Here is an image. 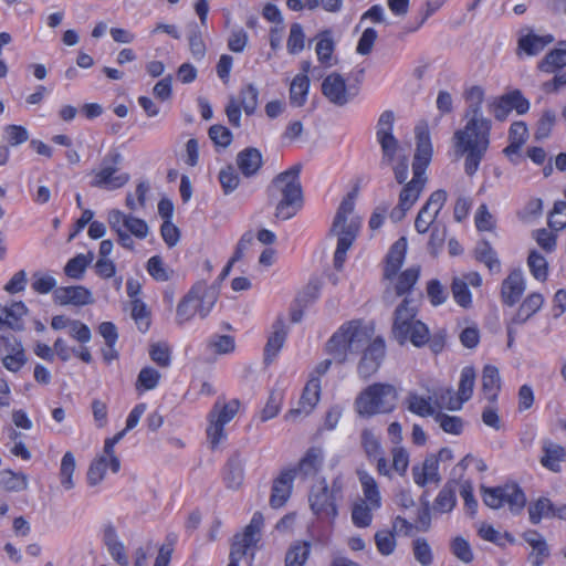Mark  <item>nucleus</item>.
Segmentation results:
<instances>
[{
    "label": "nucleus",
    "mask_w": 566,
    "mask_h": 566,
    "mask_svg": "<svg viewBox=\"0 0 566 566\" xmlns=\"http://www.w3.org/2000/svg\"><path fill=\"white\" fill-rule=\"evenodd\" d=\"M457 503L455 491L449 484L444 485L434 500L433 510L440 513L452 511Z\"/></svg>",
    "instance_id": "obj_57"
},
{
    "label": "nucleus",
    "mask_w": 566,
    "mask_h": 566,
    "mask_svg": "<svg viewBox=\"0 0 566 566\" xmlns=\"http://www.w3.org/2000/svg\"><path fill=\"white\" fill-rule=\"evenodd\" d=\"M434 421L439 423L440 428L451 434H460L463 430V421L458 416H449L444 412L438 411L433 417Z\"/></svg>",
    "instance_id": "obj_61"
},
{
    "label": "nucleus",
    "mask_w": 566,
    "mask_h": 566,
    "mask_svg": "<svg viewBox=\"0 0 566 566\" xmlns=\"http://www.w3.org/2000/svg\"><path fill=\"white\" fill-rule=\"evenodd\" d=\"M120 469V461L115 453H106L103 450L101 455H97L90 464L87 471V482L90 485L99 484L106 476L108 470L117 473Z\"/></svg>",
    "instance_id": "obj_18"
},
{
    "label": "nucleus",
    "mask_w": 566,
    "mask_h": 566,
    "mask_svg": "<svg viewBox=\"0 0 566 566\" xmlns=\"http://www.w3.org/2000/svg\"><path fill=\"white\" fill-rule=\"evenodd\" d=\"M240 406L241 403L238 399H218L208 416L209 418L216 419L217 422L227 426L238 415Z\"/></svg>",
    "instance_id": "obj_25"
},
{
    "label": "nucleus",
    "mask_w": 566,
    "mask_h": 566,
    "mask_svg": "<svg viewBox=\"0 0 566 566\" xmlns=\"http://www.w3.org/2000/svg\"><path fill=\"white\" fill-rule=\"evenodd\" d=\"M244 480L243 461L239 455L229 459L223 471V481L228 489L238 490Z\"/></svg>",
    "instance_id": "obj_32"
},
{
    "label": "nucleus",
    "mask_w": 566,
    "mask_h": 566,
    "mask_svg": "<svg viewBox=\"0 0 566 566\" xmlns=\"http://www.w3.org/2000/svg\"><path fill=\"white\" fill-rule=\"evenodd\" d=\"M468 122L462 129L453 135L454 153L465 156L464 171L473 176L484 158L490 146V132L492 123L482 115V104L469 103L465 112Z\"/></svg>",
    "instance_id": "obj_1"
},
{
    "label": "nucleus",
    "mask_w": 566,
    "mask_h": 566,
    "mask_svg": "<svg viewBox=\"0 0 566 566\" xmlns=\"http://www.w3.org/2000/svg\"><path fill=\"white\" fill-rule=\"evenodd\" d=\"M218 180L224 195L232 193L240 184V177L234 167L231 165L220 169Z\"/></svg>",
    "instance_id": "obj_56"
},
{
    "label": "nucleus",
    "mask_w": 566,
    "mask_h": 566,
    "mask_svg": "<svg viewBox=\"0 0 566 566\" xmlns=\"http://www.w3.org/2000/svg\"><path fill=\"white\" fill-rule=\"evenodd\" d=\"M373 334L369 328H367ZM371 339V337L369 338ZM363 357L358 364V374L363 378H368L374 375L385 357L386 346L382 338H375L373 342L368 340L367 344L360 349Z\"/></svg>",
    "instance_id": "obj_12"
},
{
    "label": "nucleus",
    "mask_w": 566,
    "mask_h": 566,
    "mask_svg": "<svg viewBox=\"0 0 566 566\" xmlns=\"http://www.w3.org/2000/svg\"><path fill=\"white\" fill-rule=\"evenodd\" d=\"M263 522V515L260 512H255L244 531L234 536L228 566H239L244 557H249L250 562L254 558V552L260 541Z\"/></svg>",
    "instance_id": "obj_9"
},
{
    "label": "nucleus",
    "mask_w": 566,
    "mask_h": 566,
    "mask_svg": "<svg viewBox=\"0 0 566 566\" xmlns=\"http://www.w3.org/2000/svg\"><path fill=\"white\" fill-rule=\"evenodd\" d=\"M407 251V239L399 238L390 248L386 256L385 277L391 279L401 268Z\"/></svg>",
    "instance_id": "obj_24"
},
{
    "label": "nucleus",
    "mask_w": 566,
    "mask_h": 566,
    "mask_svg": "<svg viewBox=\"0 0 566 566\" xmlns=\"http://www.w3.org/2000/svg\"><path fill=\"white\" fill-rule=\"evenodd\" d=\"M438 469V459L434 455L427 457L421 465L412 467L415 483L419 486H424L430 482L438 483L440 481Z\"/></svg>",
    "instance_id": "obj_22"
},
{
    "label": "nucleus",
    "mask_w": 566,
    "mask_h": 566,
    "mask_svg": "<svg viewBox=\"0 0 566 566\" xmlns=\"http://www.w3.org/2000/svg\"><path fill=\"white\" fill-rule=\"evenodd\" d=\"M334 41L329 36V32L325 31L321 34L318 42L316 43V54L318 57V61L324 64L325 66H332V54L334 52Z\"/></svg>",
    "instance_id": "obj_52"
},
{
    "label": "nucleus",
    "mask_w": 566,
    "mask_h": 566,
    "mask_svg": "<svg viewBox=\"0 0 566 566\" xmlns=\"http://www.w3.org/2000/svg\"><path fill=\"white\" fill-rule=\"evenodd\" d=\"M311 554V542L296 541L285 553V566H304Z\"/></svg>",
    "instance_id": "obj_34"
},
{
    "label": "nucleus",
    "mask_w": 566,
    "mask_h": 566,
    "mask_svg": "<svg viewBox=\"0 0 566 566\" xmlns=\"http://www.w3.org/2000/svg\"><path fill=\"white\" fill-rule=\"evenodd\" d=\"M554 504L548 497H539L528 506V517L533 525L541 523L543 518H553Z\"/></svg>",
    "instance_id": "obj_39"
},
{
    "label": "nucleus",
    "mask_w": 566,
    "mask_h": 566,
    "mask_svg": "<svg viewBox=\"0 0 566 566\" xmlns=\"http://www.w3.org/2000/svg\"><path fill=\"white\" fill-rule=\"evenodd\" d=\"M304 207L301 182H285V220L296 216Z\"/></svg>",
    "instance_id": "obj_27"
},
{
    "label": "nucleus",
    "mask_w": 566,
    "mask_h": 566,
    "mask_svg": "<svg viewBox=\"0 0 566 566\" xmlns=\"http://www.w3.org/2000/svg\"><path fill=\"white\" fill-rule=\"evenodd\" d=\"M357 474L363 486L365 501L371 504V507H380L381 497L375 479L366 471H358Z\"/></svg>",
    "instance_id": "obj_42"
},
{
    "label": "nucleus",
    "mask_w": 566,
    "mask_h": 566,
    "mask_svg": "<svg viewBox=\"0 0 566 566\" xmlns=\"http://www.w3.org/2000/svg\"><path fill=\"white\" fill-rule=\"evenodd\" d=\"M209 348L218 355H227L235 349V340L230 335H211L208 342Z\"/></svg>",
    "instance_id": "obj_58"
},
{
    "label": "nucleus",
    "mask_w": 566,
    "mask_h": 566,
    "mask_svg": "<svg viewBox=\"0 0 566 566\" xmlns=\"http://www.w3.org/2000/svg\"><path fill=\"white\" fill-rule=\"evenodd\" d=\"M93 260V252H88L86 254L80 253L67 261L64 268V272L69 277L80 280L83 277L86 268L92 263Z\"/></svg>",
    "instance_id": "obj_41"
},
{
    "label": "nucleus",
    "mask_w": 566,
    "mask_h": 566,
    "mask_svg": "<svg viewBox=\"0 0 566 566\" xmlns=\"http://www.w3.org/2000/svg\"><path fill=\"white\" fill-rule=\"evenodd\" d=\"M122 155L117 151L108 153L97 168L92 170L91 186L106 191H114L125 187L130 175L120 170Z\"/></svg>",
    "instance_id": "obj_8"
},
{
    "label": "nucleus",
    "mask_w": 566,
    "mask_h": 566,
    "mask_svg": "<svg viewBox=\"0 0 566 566\" xmlns=\"http://www.w3.org/2000/svg\"><path fill=\"white\" fill-rule=\"evenodd\" d=\"M427 178L422 171H420L419 168H416V171H413L412 179L405 185L402 190L399 193V200L401 202V206H408L411 208L416 201L419 199L424 185H426Z\"/></svg>",
    "instance_id": "obj_23"
},
{
    "label": "nucleus",
    "mask_w": 566,
    "mask_h": 566,
    "mask_svg": "<svg viewBox=\"0 0 566 566\" xmlns=\"http://www.w3.org/2000/svg\"><path fill=\"white\" fill-rule=\"evenodd\" d=\"M107 222L112 231H119V227L139 240L148 235L149 228L145 220L126 214L118 209L107 212Z\"/></svg>",
    "instance_id": "obj_14"
},
{
    "label": "nucleus",
    "mask_w": 566,
    "mask_h": 566,
    "mask_svg": "<svg viewBox=\"0 0 566 566\" xmlns=\"http://www.w3.org/2000/svg\"><path fill=\"white\" fill-rule=\"evenodd\" d=\"M258 88L253 84H248L241 88L238 102L247 115H252L258 107Z\"/></svg>",
    "instance_id": "obj_54"
},
{
    "label": "nucleus",
    "mask_w": 566,
    "mask_h": 566,
    "mask_svg": "<svg viewBox=\"0 0 566 566\" xmlns=\"http://www.w3.org/2000/svg\"><path fill=\"white\" fill-rule=\"evenodd\" d=\"M207 421L208 426L206 433L208 442L210 443L211 449H217L228 438L226 426L217 422L216 419L209 418V416H207Z\"/></svg>",
    "instance_id": "obj_53"
},
{
    "label": "nucleus",
    "mask_w": 566,
    "mask_h": 566,
    "mask_svg": "<svg viewBox=\"0 0 566 566\" xmlns=\"http://www.w3.org/2000/svg\"><path fill=\"white\" fill-rule=\"evenodd\" d=\"M377 507H371V504H367L366 501L360 500L359 502L354 504L352 511V520L353 523L357 527H367L370 525L373 520L371 511Z\"/></svg>",
    "instance_id": "obj_55"
},
{
    "label": "nucleus",
    "mask_w": 566,
    "mask_h": 566,
    "mask_svg": "<svg viewBox=\"0 0 566 566\" xmlns=\"http://www.w3.org/2000/svg\"><path fill=\"white\" fill-rule=\"evenodd\" d=\"M344 482L342 476L332 481L331 488L325 478L317 479L308 491L310 509L317 517L334 520L338 512L336 501L342 499Z\"/></svg>",
    "instance_id": "obj_7"
},
{
    "label": "nucleus",
    "mask_w": 566,
    "mask_h": 566,
    "mask_svg": "<svg viewBox=\"0 0 566 566\" xmlns=\"http://www.w3.org/2000/svg\"><path fill=\"white\" fill-rule=\"evenodd\" d=\"M310 88V80L306 74H298L294 77L290 86V102L294 106H302Z\"/></svg>",
    "instance_id": "obj_45"
},
{
    "label": "nucleus",
    "mask_w": 566,
    "mask_h": 566,
    "mask_svg": "<svg viewBox=\"0 0 566 566\" xmlns=\"http://www.w3.org/2000/svg\"><path fill=\"white\" fill-rule=\"evenodd\" d=\"M431 398H424L416 392H409L406 398V405L410 412L420 417H434V407L430 402Z\"/></svg>",
    "instance_id": "obj_43"
},
{
    "label": "nucleus",
    "mask_w": 566,
    "mask_h": 566,
    "mask_svg": "<svg viewBox=\"0 0 566 566\" xmlns=\"http://www.w3.org/2000/svg\"><path fill=\"white\" fill-rule=\"evenodd\" d=\"M219 298V287L201 280L196 282L180 300L176 310L178 324H185L195 316L207 317Z\"/></svg>",
    "instance_id": "obj_5"
},
{
    "label": "nucleus",
    "mask_w": 566,
    "mask_h": 566,
    "mask_svg": "<svg viewBox=\"0 0 566 566\" xmlns=\"http://www.w3.org/2000/svg\"><path fill=\"white\" fill-rule=\"evenodd\" d=\"M475 380V370L473 367H464L461 371L459 382L458 398L461 403L468 401L472 397Z\"/></svg>",
    "instance_id": "obj_51"
},
{
    "label": "nucleus",
    "mask_w": 566,
    "mask_h": 566,
    "mask_svg": "<svg viewBox=\"0 0 566 566\" xmlns=\"http://www.w3.org/2000/svg\"><path fill=\"white\" fill-rule=\"evenodd\" d=\"M412 552L415 559L421 566H430L433 562V553L428 543L423 537H418L412 542Z\"/></svg>",
    "instance_id": "obj_62"
},
{
    "label": "nucleus",
    "mask_w": 566,
    "mask_h": 566,
    "mask_svg": "<svg viewBox=\"0 0 566 566\" xmlns=\"http://www.w3.org/2000/svg\"><path fill=\"white\" fill-rule=\"evenodd\" d=\"M501 389V379L499 369L495 366L486 365L483 368L482 374V390L491 403H494L497 399L499 391Z\"/></svg>",
    "instance_id": "obj_31"
},
{
    "label": "nucleus",
    "mask_w": 566,
    "mask_h": 566,
    "mask_svg": "<svg viewBox=\"0 0 566 566\" xmlns=\"http://www.w3.org/2000/svg\"><path fill=\"white\" fill-rule=\"evenodd\" d=\"M553 41L554 36L551 34L541 36L534 33H530L518 40V49L524 51L527 55H536Z\"/></svg>",
    "instance_id": "obj_36"
},
{
    "label": "nucleus",
    "mask_w": 566,
    "mask_h": 566,
    "mask_svg": "<svg viewBox=\"0 0 566 566\" xmlns=\"http://www.w3.org/2000/svg\"><path fill=\"white\" fill-rule=\"evenodd\" d=\"M451 292L457 304L469 308L472 304V295L463 279L454 277L451 283Z\"/></svg>",
    "instance_id": "obj_59"
},
{
    "label": "nucleus",
    "mask_w": 566,
    "mask_h": 566,
    "mask_svg": "<svg viewBox=\"0 0 566 566\" xmlns=\"http://www.w3.org/2000/svg\"><path fill=\"white\" fill-rule=\"evenodd\" d=\"M146 270L157 282H167L170 280L172 273L159 255H154L147 261Z\"/></svg>",
    "instance_id": "obj_50"
},
{
    "label": "nucleus",
    "mask_w": 566,
    "mask_h": 566,
    "mask_svg": "<svg viewBox=\"0 0 566 566\" xmlns=\"http://www.w3.org/2000/svg\"><path fill=\"white\" fill-rule=\"evenodd\" d=\"M566 66V46L559 45L551 50L538 63L537 67L544 73H555Z\"/></svg>",
    "instance_id": "obj_35"
},
{
    "label": "nucleus",
    "mask_w": 566,
    "mask_h": 566,
    "mask_svg": "<svg viewBox=\"0 0 566 566\" xmlns=\"http://www.w3.org/2000/svg\"><path fill=\"white\" fill-rule=\"evenodd\" d=\"M283 402V389L280 386H276L272 389L269 400L261 411V419L262 421H268L272 418H274L281 408V405Z\"/></svg>",
    "instance_id": "obj_60"
},
{
    "label": "nucleus",
    "mask_w": 566,
    "mask_h": 566,
    "mask_svg": "<svg viewBox=\"0 0 566 566\" xmlns=\"http://www.w3.org/2000/svg\"><path fill=\"white\" fill-rule=\"evenodd\" d=\"M28 476L12 470L0 471V488L9 492H21L28 489Z\"/></svg>",
    "instance_id": "obj_37"
},
{
    "label": "nucleus",
    "mask_w": 566,
    "mask_h": 566,
    "mask_svg": "<svg viewBox=\"0 0 566 566\" xmlns=\"http://www.w3.org/2000/svg\"><path fill=\"white\" fill-rule=\"evenodd\" d=\"M416 139L417 148L412 163V171H416V168H419L420 171L424 174V170L432 157L430 134L426 125L416 127Z\"/></svg>",
    "instance_id": "obj_21"
},
{
    "label": "nucleus",
    "mask_w": 566,
    "mask_h": 566,
    "mask_svg": "<svg viewBox=\"0 0 566 566\" xmlns=\"http://www.w3.org/2000/svg\"><path fill=\"white\" fill-rule=\"evenodd\" d=\"M324 463V451L321 447H311L300 459L296 467L285 470V485L295 478L307 479L314 476Z\"/></svg>",
    "instance_id": "obj_11"
},
{
    "label": "nucleus",
    "mask_w": 566,
    "mask_h": 566,
    "mask_svg": "<svg viewBox=\"0 0 566 566\" xmlns=\"http://www.w3.org/2000/svg\"><path fill=\"white\" fill-rule=\"evenodd\" d=\"M237 165L244 177H252L262 166V155L256 148H245L238 154Z\"/></svg>",
    "instance_id": "obj_28"
},
{
    "label": "nucleus",
    "mask_w": 566,
    "mask_h": 566,
    "mask_svg": "<svg viewBox=\"0 0 566 566\" xmlns=\"http://www.w3.org/2000/svg\"><path fill=\"white\" fill-rule=\"evenodd\" d=\"M161 379V374L151 366H145L140 369L135 381V390L138 396L147 391L155 390Z\"/></svg>",
    "instance_id": "obj_33"
},
{
    "label": "nucleus",
    "mask_w": 566,
    "mask_h": 566,
    "mask_svg": "<svg viewBox=\"0 0 566 566\" xmlns=\"http://www.w3.org/2000/svg\"><path fill=\"white\" fill-rule=\"evenodd\" d=\"M420 275V266H412L400 273L398 276L395 291L398 296H412L411 290L418 282Z\"/></svg>",
    "instance_id": "obj_44"
},
{
    "label": "nucleus",
    "mask_w": 566,
    "mask_h": 566,
    "mask_svg": "<svg viewBox=\"0 0 566 566\" xmlns=\"http://www.w3.org/2000/svg\"><path fill=\"white\" fill-rule=\"evenodd\" d=\"M382 151L380 165L390 166L399 149V142L394 135L381 134L380 139H377Z\"/></svg>",
    "instance_id": "obj_49"
},
{
    "label": "nucleus",
    "mask_w": 566,
    "mask_h": 566,
    "mask_svg": "<svg viewBox=\"0 0 566 566\" xmlns=\"http://www.w3.org/2000/svg\"><path fill=\"white\" fill-rule=\"evenodd\" d=\"M283 346V328L280 321L273 326V333L269 337L264 349V361L266 364L272 363L279 355Z\"/></svg>",
    "instance_id": "obj_47"
},
{
    "label": "nucleus",
    "mask_w": 566,
    "mask_h": 566,
    "mask_svg": "<svg viewBox=\"0 0 566 566\" xmlns=\"http://www.w3.org/2000/svg\"><path fill=\"white\" fill-rule=\"evenodd\" d=\"M419 301L413 296H405L394 312L391 334L400 345L409 340L413 346L422 347L428 340V326L417 319Z\"/></svg>",
    "instance_id": "obj_3"
},
{
    "label": "nucleus",
    "mask_w": 566,
    "mask_h": 566,
    "mask_svg": "<svg viewBox=\"0 0 566 566\" xmlns=\"http://www.w3.org/2000/svg\"><path fill=\"white\" fill-rule=\"evenodd\" d=\"M481 493L484 504L493 510H497L506 503L512 513L518 514L526 504V496L516 484L496 488L482 485Z\"/></svg>",
    "instance_id": "obj_10"
},
{
    "label": "nucleus",
    "mask_w": 566,
    "mask_h": 566,
    "mask_svg": "<svg viewBox=\"0 0 566 566\" xmlns=\"http://www.w3.org/2000/svg\"><path fill=\"white\" fill-rule=\"evenodd\" d=\"M76 463L74 454L71 451L64 453L61 459L60 465V480L61 484L65 490L74 488L73 473L75 471Z\"/></svg>",
    "instance_id": "obj_48"
},
{
    "label": "nucleus",
    "mask_w": 566,
    "mask_h": 566,
    "mask_svg": "<svg viewBox=\"0 0 566 566\" xmlns=\"http://www.w3.org/2000/svg\"><path fill=\"white\" fill-rule=\"evenodd\" d=\"M526 289L523 272L520 269L513 270L506 279L503 280L501 286L502 302L507 306L515 305Z\"/></svg>",
    "instance_id": "obj_19"
},
{
    "label": "nucleus",
    "mask_w": 566,
    "mask_h": 566,
    "mask_svg": "<svg viewBox=\"0 0 566 566\" xmlns=\"http://www.w3.org/2000/svg\"><path fill=\"white\" fill-rule=\"evenodd\" d=\"M474 256L479 262L484 263L490 272L499 273L501 271L500 260L489 241L482 240L478 243L474 249Z\"/></svg>",
    "instance_id": "obj_38"
},
{
    "label": "nucleus",
    "mask_w": 566,
    "mask_h": 566,
    "mask_svg": "<svg viewBox=\"0 0 566 566\" xmlns=\"http://www.w3.org/2000/svg\"><path fill=\"white\" fill-rule=\"evenodd\" d=\"M360 446L368 460L378 457L384 452L380 438L369 428H365L360 432Z\"/></svg>",
    "instance_id": "obj_46"
},
{
    "label": "nucleus",
    "mask_w": 566,
    "mask_h": 566,
    "mask_svg": "<svg viewBox=\"0 0 566 566\" xmlns=\"http://www.w3.org/2000/svg\"><path fill=\"white\" fill-rule=\"evenodd\" d=\"M543 451L544 455L541 459L542 465L553 472H559V462L565 457V449L562 446L549 442L543 446Z\"/></svg>",
    "instance_id": "obj_40"
},
{
    "label": "nucleus",
    "mask_w": 566,
    "mask_h": 566,
    "mask_svg": "<svg viewBox=\"0 0 566 566\" xmlns=\"http://www.w3.org/2000/svg\"><path fill=\"white\" fill-rule=\"evenodd\" d=\"M543 304L544 296L541 293H531L521 303L515 315L512 317L513 324H525L542 308Z\"/></svg>",
    "instance_id": "obj_26"
},
{
    "label": "nucleus",
    "mask_w": 566,
    "mask_h": 566,
    "mask_svg": "<svg viewBox=\"0 0 566 566\" xmlns=\"http://www.w3.org/2000/svg\"><path fill=\"white\" fill-rule=\"evenodd\" d=\"M28 308L23 302H13L9 306H0V329L8 326L13 329L21 327V318Z\"/></svg>",
    "instance_id": "obj_30"
},
{
    "label": "nucleus",
    "mask_w": 566,
    "mask_h": 566,
    "mask_svg": "<svg viewBox=\"0 0 566 566\" xmlns=\"http://www.w3.org/2000/svg\"><path fill=\"white\" fill-rule=\"evenodd\" d=\"M370 333L366 326L358 321L343 324L339 329L326 343V353L332 359H324L318 363L311 375L317 377L325 375L332 366L333 360L343 364L348 353H358L367 344Z\"/></svg>",
    "instance_id": "obj_2"
},
{
    "label": "nucleus",
    "mask_w": 566,
    "mask_h": 566,
    "mask_svg": "<svg viewBox=\"0 0 566 566\" xmlns=\"http://www.w3.org/2000/svg\"><path fill=\"white\" fill-rule=\"evenodd\" d=\"M396 388L389 384L376 382L365 388L355 399V410L360 417L391 412L397 402Z\"/></svg>",
    "instance_id": "obj_6"
},
{
    "label": "nucleus",
    "mask_w": 566,
    "mask_h": 566,
    "mask_svg": "<svg viewBox=\"0 0 566 566\" xmlns=\"http://www.w3.org/2000/svg\"><path fill=\"white\" fill-rule=\"evenodd\" d=\"M104 543L112 558L120 566H127L129 559L124 543L118 538L113 526L104 530Z\"/></svg>",
    "instance_id": "obj_29"
},
{
    "label": "nucleus",
    "mask_w": 566,
    "mask_h": 566,
    "mask_svg": "<svg viewBox=\"0 0 566 566\" xmlns=\"http://www.w3.org/2000/svg\"><path fill=\"white\" fill-rule=\"evenodd\" d=\"M321 287V280L317 277H313L297 293L290 308V319L292 323L296 324L302 321L304 310L311 306L318 298Z\"/></svg>",
    "instance_id": "obj_15"
},
{
    "label": "nucleus",
    "mask_w": 566,
    "mask_h": 566,
    "mask_svg": "<svg viewBox=\"0 0 566 566\" xmlns=\"http://www.w3.org/2000/svg\"><path fill=\"white\" fill-rule=\"evenodd\" d=\"M2 349L1 361L3 367L11 373H18L27 363V356L21 342L4 339L0 343V350Z\"/></svg>",
    "instance_id": "obj_20"
},
{
    "label": "nucleus",
    "mask_w": 566,
    "mask_h": 566,
    "mask_svg": "<svg viewBox=\"0 0 566 566\" xmlns=\"http://www.w3.org/2000/svg\"><path fill=\"white\" fill-rule=\"evenodd\" d=\"M355 207L354 193H348L340 202L334 217L329 233L337 237V247L334 254V265L337 270L343 268L346 253L355 241L360 228V219L348 217L353 213Z\"/></svg>",
    "instance_id": "obj_4"
},
{
    "label": "nucleus",
    "mask_w": 566,
    "mask_h": 566,
    "mask_svg": "<svg viewBox=\"0 0 566 566\" xmlns=\"http://www.w3.org/2000/svg\"><path fill=\"white\" fill-rule=\"evenodd\" d=\"M56 284L55 277L51 274L36 272L33 274L31 286L39 294H48L57 289Z\"/></svg>",
    "instance_id": "obj_64"
},
{
    "label": "nucleus",
    "mask_w": 566,
    "mask_h": 566,
    "mask_svg": "<svg viewBox=\"0 0 566 566\" xmlns=\"http://www.w3.org/2000/svg\"><path fill=\"white\" fill-rule=\"evenodd\" d=\"M53 301L61 306H85L94 302L92 292L83 285L60 286L53 292Z\"/></svg>",
    "instance_id": "obj_16"
},
{
    "label": "nucleus",
    "mask_w": 566,
    "mask_h": 566,
    "mask_svg": "<svg viewBox=\"0 0 566 566\" xmlns=\"http://www.w3.org/2000/svg\"><path fill=\"white\" fill-rule=\"evenodd\" d=\"M321 395V380L317 377H311L306 382L297 408L289 411V417L293 420L308 416L317 405Z\"/></svg>",
    "instance_id": "obj_17"
},
{
    "label": "nucleus",
    "mask_w": 566,
    "mask_h": 566,
    "mask_svg": "<svg viewBox=\"0 0 566 566\" xmlns=\"http://www.w3.org/2000/svg\"><path fill=\"white\" fill-rule=\"evenodd\" d=\"M322 93L329 103L345 106L357 94L347 87L346 80L336 72L328 74L322 82Z\"/></svg>",
    "instance_id": "obj_13"
},
{
    "label": "nucleus",
    "mask_w": 566,
    "mask_h": 566,
    "mask_svg": "<svg viewBox=\"0 0 566 566\" xmlns=\"http://www.w3.org/2000/svg\"><path fill=\"white\" fill-rule=\"evenodd\" d=\"M527 264L530 266L533 276L544 282L547 279L548 264L546 259L536 251H532L527 258Z\"/></svg>",
    "instance_id": "obj_63"
}]
</instances>
